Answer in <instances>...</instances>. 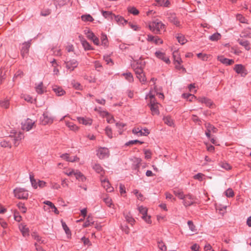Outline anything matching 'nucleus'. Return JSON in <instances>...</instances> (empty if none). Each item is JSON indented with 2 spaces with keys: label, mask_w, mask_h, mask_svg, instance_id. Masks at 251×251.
I'll list each match as a JSON object with an SVG mask.
<instances>
[{
  "label": "nucleus",
  "mask_w": 251,
  "mask_h": 251,
  "mask_svg": "<svg viewBox=\"0 0 251 251\" xmlns=\"http://www.w3.org/2000/svg\"><path fill=\"white\" fill-rule=\"evenodd\" d=\"M148 97L150 99V101L148 105L151 112V114L153 116L158 115L160 113L159 110V105L160 104L156 101L154 96L151 93V91L150 92L149 94L146 96V99H147Z\"/></svg>",
  "instance_id": "f257e3e1"
},
{
  "label": "nucleus",
  "mask_w": 251,
  "mask_h": 251,
  "mask_svg": "<svg viewBox=\"0 0 251 251\" xmlns=\"http://www.w3.org/2000/svg\"><path fill=\"white\" fill-rule=\"evenodd\" d=\"M149 28L154 33L158 34L160 33L162 29H164L165 25L161 22L156 20L149 25Z\"/></svg>",
  "instance_id": "f03ea898"
},
{
  "label": "nucleus",
  "mask_w": 251,
  "mask_h": 251,
  "mask_svg": "<svg viewBox=\"0 0 251 251\" xmlns=\"http://www.w3.org/2000/svg\"><path fill=\"white\" fill-rule=\"evenodd\" d=\"M14 196L19 199H27L28 193L24 188H16L13 191Z\"/></svg>",
  "instance_id": "7ed1b4c3"
},
{
  "label": "nucleus",
  "mask_w": 251,
  "mask_h": 251,
  "mask_svg": "<svg viewBox=\"0 0 251 251\" xmlns=\"http://www.w3.org/2000/svg\"><path fill=\"white\" fill-rule=\"evenodd\" d=\"M196 198L191 194H187L183 200V204L185 207L191 206L196 203Z\"/></svg>",
  "instance_id": "20e7f679"
},
{
  "label": "nucleus",
  "mask_w": 251,
  "mask_h": 251,
  "mask_svg": "<svg viewBox=\"0 0 251 251\" xmlns=\"http://www.w3.org/2000/svg\"><path fill=\"white\" fill-rule=\"evenodd\" d=\"M53 119L49 115L48 112L44 113L40 118V123L43 125H50L52 123Z\"/></svg>",
  "instance_id": "39448f33"
},
{
  "label": "nucleus",
  "mask_w": 251,
  "mask_h": 251,
  "mask_svg": "<svg viewBox=\"0 0 251 251\" xmlns=\"http://www.w3.org/2000/svg\"><path fill=\"white\" fill-rule=\"evenodd\" d=\"M66 68L70 71H73L78 65V62L75 59H71L65 62Z\"/></svg>",
  "instance_id": "423d86ee"
},
{
  "label": "nucleus",
  "mask_w": 251,
  "mask_h": 251,
  "mask_svg": "<svg viewBox=\"0 0 251 251\" xmlns=\"http://www.w3.org/2000/svg\"><path fill=\"white\" fill-rule=\"evenodd\" d=\"M97 155L100 159H104L109 156V150L106 148H100L97 151Z\"/></svg>",
  "instance_id": "0eeeda50"
},
{
  "label": "nucleus",
  "mask_w": 251,
  "mask_h": 251,
  "mask_svg": "<svg viewBox=\"0 0 251 251\" xmlns=\"http://www.w3.org/2000/svg\"><path fill=\"white\" fill-rule=\"evenodd\" d=\"M35 122L30 119H26L24 123L22 124V128L23 130L26 131L30 130L34 125Z\"/></svg>",
  "instance_id": "6e6552de"
},
{
  "label": "nucleus",
  "mask_w": 251,
  "mask_h": 251,
  "mask_svg": "<svg viewBox=\"0 0 251 251\" xmlns=\"http://www.w3.org/2000/svg\"><path fill=\"white\" fill-rule=\"evenodd\" d=\"M166 18L168 21L177 26L179 25V22L178 20L176 14L173 13H167Z\"/></svg>",
  "instance_id": "1a4fd4ad"
},
{
  "label": "nucleus",
  "mask_w": 251,
  "mask_h": 251,
  "mask_svg": "<svg viewBox=\"0 0 251 251\" xmlns=\"http://www.w3.org/2000/svg\"><path fill=\"white\" fill-rule=\"evenodd\" d=\"M31 40L28 41L26 42H25L23 44V46L22 47L21 50V53L23 57L26 55L28 53L29 48H30L31 45Z\"/></svg>",
  "instance_id": "9d476101"
},
{
  "label": "nucleus",
  "mask_w": 251,
  "mask_h": 251,
  "mask_svg": "<svg viewBox=\"0 0 251 251\" xmlns=\"http://www.w3.org/2000/svg\"><path fill=\"white\" fill-rule=\"evenodd\" d=\"M147 40L149 42L154 43L156 45L161 44L163 43V41L158 36H153L151 35H148Z\"/></svg>",
  "instance_id": "9b49d317"
},
{
  "label": "nucleus",
  "mask_w": 251,
  "mask_h": 251,
  "mask_svg": "<svg viewBox=\"0 0 251 251\" xmlns=\"http://www.w3.org/2000/svg\"><path fill=\"white\" fill-rule=\"evenodd\" d=\"M101 185L108 192H111L114 190L113 187L111 186L109 181L106 179L101 180Z\"/></svg>",
  "instance_id": "f8f14e48"
},
{
  "label": "nucleus",
  "mask_w": 251,
  "mask_h": 251,
  "mask_svg": "<svg viewBox=\"0 0 251 251\" xmlns=\"http://www.w3.org/2000/svg\"><path fill=\"white\" fill-rule=\"evenodd\" d=\"M145 65V62L142 60L134 61L132 64L133 69H143Z\"/></svg>",
  "instance_id": "ddd939ff"
},
{
  "label": "nucleus",
  "mask_w": 251,
  "mask_h": 251,
  "mask_svg": "<svg viewBox=\"0 0 251 251\" xmlns=\"http://www.w3.org/2000/svg\"><path fill=\"white\" fill-rule=\"evenodd\" d=\"M24 135L21 132H18L15 134L14 137H11V139L13 142L15 146H17L19 144V141L24 138Z\"/></svg>",
  "instance_id": "4468645a"
},
{
  "label": "nucleus",
  "mask_w": 251,
  "mask_h": 251,
  "mask_svg": "<svg viewBox=\"0 0 251 251\" xmlns=\"http://www.w3.org/2000/svg\"><path fill=\"white\" fill-rule=\"evenodd\" d=\"M155 54L157 58L162 60L166 63L169 64L170 63L169 57L166 56L164 53L157 51L155 52Z\"/></svg>",
  "instance_id": "2eb2a0df"
},
{
  "label": "nucleus",
  "mask_w": 251,
  "mask_h": 251,
  "mask_svg": "<svg viewBox=\"0 0 251 251\" xmlns=\"http://www.w3.org/2000/svg\"><path fill=\"white\" fill-rule=\"evenodd\" d=\"M79 38H80L81 43L85 50H93L90 44L85 39L81 37L80 36H79Z\"/></svg>",
  "instance_id": "dca6fc26"
},
{
  "label": "nucleus",
  "mask_w": 251,
  "mask_h": 251,
  "mask_svg": "<svg viewBox=\"0 0 251 251\" xmlns=\"http://www.w3.org/2000/svg\"><path fill=\"white\" fill-rule=\"evenodd\" d=\"M19 229L24 236L29 235V228L27 227L26 225L21 224L19 226Z\"/></svg>",
  "instance_id": "f3484780"
},
{
  "label": "nucleus",
  "mask_w": 251,
  "mask_h": 251,
  "mask_svg": "<svg viewBox=\"0 0 251 251\" xmlns=\"http://www.w3.org/2000/svg\"><path fill=\"white\" fill-rule=\"evenodd\" d=\"M173 56L174 58V64H178V65H181L182 62V59L180 57L179 53L177 51H174L173 53Z\"/></svg>",
  "instance_id": "a211bd4d"
},
{
  "label": "nucleus",
  "mask_w": 251,
  "mask_h": 251,
  "mask_svg": "<svg viewBox=\"0 0 251 251\" xmlns=\"http://www.w3.org/2000/svg\"><path fill=\"white\" fill-rule=\"evenodd\" d=\"M52 90L58 96H63L65 93V91L61 87L56 85L52 87Z\"/></svg>",
  "instance_id": "6ab92c4d"
},
{
  "label": "nucleus",
  "mask_w": 251,
  "mask_h": 251,
  "mask_svg": "<svg viewBox=\"0 0 251 251\" xmlns=\"http://www.w3.org/2000/svg\"><path fill=\"white\" fill-rule=\"evenodd\" d=\"M234 70L236 73L241 74L245 73L246 69L243 65L242 64H236L235 65Z\"/></svg>",
  "instance_id": "aec40b11"
},
{
  "label": "nucleus",
  "mask_w": 251,
  "mask_h": 251,
  "mask_svg": "<svg viewBox=\"0 0 251 251\" xmlns=\"http://www.w3.org/2000/svg\"><path fill=\"white\" fill-rule=\"evenodd\" d=\"M77 120L79 123L84 125H91L92 124V120L90 118L79 117Z\"/></svg>",
  "instance_id": "412c9836"
},
{
  "label": "nucleus",
  "mask_w": 251,
  "mask_h": 251,
  "mask_svg": "<svg viewBox=\"0 0 251 251\" xmlns=\"http://www.w3.org/2000/svg\"><path fill=\"white\" fill-rule=\"evenodd\" d=\"M113 20H115L116 22L119 25H124L127 23V21L125 20L123 17L119 15L113 16Z\"/></svg>",
  "instance_id": "4be33fe9"
},
{
  "label": "nucleus",
  "mask_w": 251,
  "mask_h": 251,
  "mask_svg": "<svg viewBox=\"0 0 251 251\" xmlns=\"http://www.w3.org/2000/svg\"><path fill=\"white\" fill-rule=\"evenodd\" d=\"M92 168L97 173L99 174H100L102 175L104 173V170L102 167L100 166V164L95 163L94 164L92 165Z\"/></svg>",
  "instance_id": "5701e85b"
},
{
  "label": "nucleus",
  "mask_w": 251,
  "mask_h": 251,
  "mask_svg": "<svg viewBox=\"0 0 251 251\" xmlns=\"http://www.w3.org/2000/svg\"><path fill=\"white\" fill-rule=\"evenodd\" d=\"M176 37L177 39L178 42L181 45H184L187 42V40L185 39L184 35L181 33H177L176 35Z\"/></svg>",
  "instance_id": "b1692460"
},
{
  "label": "nucleus",
  "mask_w": 251,
  "mask_h": 251,
  "mask_svg": "<svg viewBox=\"0 0 251 251\" xmlns=\"http://www.w3.org/2000/svg\"><path fill=\"white\" fill-rule=\"evenodd\" d=\"M164 123L170 126H173L174 125L173 120L170 116H167L164 117L163 119Z\"/></svg>",
  "instance_id": "393cba45"
},
{
  "label": "nucleus",
  "mask_w": 251,
  "mask_h": 251,
  "mask_svg": "<svg viewBox=\"0 0 251 251\" xmlns=\"http://www.w3.org/2000/svg\"><path fill=\"white\" fill-rule=\"evenodd\" d=\"M238 42L239 43L240 45L241 46L244 47L245 49L247 50H250V43L247 40H244L242 39H238Z\"/></svg>",
  "instance_id": "a878e982"
},
{
  "label": "nucleus",
  "mask_w": 251,
  "mask_h": 251,
  "mask_svg": "<svg viewBox=\"0 0 251 251\" xmlns=\"http://www.w3.org/2000/svg\"><path fill=\"white\" fill-rule=\"evenodd\" d=\"M31 236L32 238L36 240L40 244H45V240L42 239V238L40 237V236L36 232H33L31 234Z\"/></svg>",
  "instance_id": "bb28decb"
},
{
  "label": "nucleus",
  "mask_w": 251,
  "mask_h": 251,
  "mask_svg": "<svg viewBox=\"0 0 251 251\" xmlns=\"http://www.w3.org/2000/svg\"><path fill=\"white\" fill-rule=\"evenodd\" d=\"M174 194L180 200H183L186 195H184L183 191L180 190H174Z\"/></svg>",
  "instance_id": "cd10ccee"
},
{
  "label": "nucleus",
  "mask_w": 251,
  "mask_h": 251,
  "mask_svg": "<svg viewBox=\"0 0 251 251\" xmlns=\"http://www.w3.org/2000/svg\"><path fill=\"white\" fill-rule=\"evenodd\" d=\"M234 62V61L233 59H229L221 56V63H222L224 64H225L226 65H230L233 64Z\"/></svg>",
  "instance_id": "c85d7f7f"
},
{
  "label": "nucleus",
  "mask_w": 251,
  "mask_h": 251,
  "mask_svg": "<svg viewBox=\"0 0 251 251\" xmlns=\"http://www.w3.org/2000/svg\"><path fill=\"white\" fill-rule=\"evenodd\" d=\"M74 176H75L76 179L79 180L84 181L86 179V178L83 176V175L78 171H76V172H75Z\"/></svg>",
  "instance_id": "c756f323"
},
{
  "label": "nucleus",
  "mask_w": 251,
  "mask_h": 251,
  "mask_svg": "<svg viewBox=\"0 0 251 251\" xmlns=\"http://www.w3.org/2000/svg\"><path fill=\"white\" fill-rule=\"evenodd\" d=\"M198 101L201 103H205L207 106L210 107L212 105L211 100L204 97L199 98Z\"/></svg>",
  "instance_id": "7c9ffc66"
},
{
  "label": "nucleus",
  "mask_w": 251,
  "mask_h": 251,
  "mask_svg": "<svg viewBox=\"0 0 251 251\" xmlns=\"http://www.w3.org/2000/svg\"><path fill=\"white\" fill-rule=\"evenodd\" d=\"M158 5L165 7H168L170 2L168 0H156Z\"/></svg>",
  "instance_id": "2f4dec72"
},
{
  "label": "nucleus",
  "mask_w": 251,
  "mask_h": 251,
  "mask_svg": "<svg viewBox=\"0 0 251 251\" xmlns=\"http://www.w3.org/2000/svg\"><path fill=\"white\" fill-rule=\"evenodd\" d=\"M125 218L126 221L131 225L132 226L134 224L135 220L132 218L130 213L125 215Z\"/></svg>",
  "instance_id": "473e14b6"
},
{
  "label": "nucleus",
  "mask_w": 251,
  "mask_h": 251,
  "mask_svg": "<svg viewBox=\"0 0 251 251\" xmlns=\"http://www.w3.org/2000/svg\"><path fill=\"white\" fill-rule=\"evenodd\" d=\"M94 221L93 220V218L92 216L89 215L86 221L84 223L83 225L84 227H88L91 225H93Z\"/></svg>",
  "instance_id": "72a5a7b5"
},
{
  "label": "nucleus",
  "mask_w": 251,
  "mask_h": 251,
  "mask_svg": "<svg viewBox=\"0 0 251 251\" xmlns=\"http://www.w3.org/2000/svg\"><path fill=\"white\" fill-rule=\"evenodd\" d=\"M44 203L45 204L49 205L51 209H53V211L55 214H59V211L57 210L55 205L51 201H44Z\"/></svg>",
  "instance_id": "f704fd0d"
},
{
  "label": "nucleus",
  "mask_w": 251,
  "mask_h": 251,
  "mask_svg": "<svg viewBox=\"0 0 251 251\" xmlns=\"http://www.w3.org/2000/svg\"><path fill=\"white\" fill-rule=\"evenodd\" d=\"M9 100L5 99L4 100H0V106L1 107L7 109L9 106Z\"/></svg>",
  "instance_id": "c9c22d12"
},
{
  "label": "nucleus",
  "mask_w": 251,
  "mask_h": 251,
  "mask_svg": "<svg viewBox=\"0 0 251 251\" xmlns=\"http://www.w3.org/2000/svg\"><path fill=\"white\" fill-rule=\"evenodd\" d=\"M205 126L207 129V130L210 131L211 133H215L218 130L216 128L214 127L212 125H210L209 123H206L205 124Z\"/></svg>",
  "instance_id": "e433bc0d"
},
{
  "label": "nucleus",
  "mask_w": 251,
  "mask_h": 251,
  "mask_svg": "<svg viewBox=\"0 0 251 251\" xmlns=\"http://www.w3.org/2000/svg\"><path fill=\"white\" fill-rule=\"evenodd\" d=\"M101 44L104 46L108 45V39L106 34L102 33L100 37Z\"/></svg>",
  "instance_id": "4c0bfd02"
},
{
  "label": "nucleus",
  "mask_w": 251,
  "mask_h": 251,
  "mask_svg": "<svg viewBox=\"0 0 251 251\" xmlns=\"http://www.w3.org/2000/svg\"><path fill=\"white\" fill-rule=\"evenodd\" d=\"M29 178L31 184L32 186L34 188H37V183L36 182V180L34 179V176L32 174H29Z\"/></svg>",
  "instance_id": "58836bf2"
},
{
  "label": "nucleus",
  "mask_w": 251,
  "mask_h": 251,
  "mask_svg": "<svg viewBox=\"0 0 251 251\" xmlns=\"http://www.w3.org/2000/svg\"><path fill=\"white\" fill-rule=\"evenodd\" d=\"M81 19L84 22H93L94 21L93 18L89 14L82 15Z\"/></svg>",
  "instance_id": "ea45409f"
},
{
  "label": "nucleus",
  "mask_w": 251,
  "mask_h": 251,
  "mask_svg": "<svg viewBox=\"0 0 251 251\" xmlns=\"http://www.w3.org/2000/svg\"><path fill=\"white\" fill-rule=\"evenodd\" d=\"M66 126L72 130L76 131L78 130V127L72 122L66 123Z\"/></svg>",
  "instance_id": "a19ab883"
},
{
  "label": "nucleus",
  "mask_w": 251,
  "mask_h": 251,
  "mask_svg": "<svg viewBox=\"0 0 251 251\" xmlns=\"http://www.w3.org/2000/svg\"><path fill=\"white\" fill-rule=\"evenodd\" d=\"M102 15L105 18H110L111 20H113V16H115V14H113L110 11H102Z\"/></svg>",
  "instance_id": "79ce46f5"
},
{
  "label": "nucleus",
  "mask_w": 251,
  "mask_h": 251,
  "mask_svg": "<svg viewBox=\"0 0 251 251\" xmlns=\"http://www.w3.org/2000/svg\"><path fill=\"white\" fill-rule=\"evenodd\" d=\"M224 194L228 198H232L234 196V193L231 188H228L225 191Z\"/></svg>",
  "instance_id": "37998d69"
},
{
  "label": "nucleus",
  "mask_w": 251,
  "mask_h": 251,
  "mask_svg": "<svg viewBox=\"0 0 251 251\" xmlns=\"http://www.w3.org/2000/svg\"><path fill=\"white\" fill-rule=\"evenodd\" d=\"M116 126L118 128L120 134H122L124 131L123 128L126 126V124L123 123H117Z\"/></svg>",
  "instance_id": "c03bdc74"
},
{
  "label": "nucleus",
  "mask_w": 251,
  "mask_h": 251,
  "mask_svg": "<svg viewBox=\"0 0 251 251\" xmlns=\"http://www.w3.org/2000/svg\"><path fill=\"white\" fill-rule=\"evenodd\" d=\"M123 75L125 76L126 79L129 82H131L133 81V77L132 74L130 72L124 73Z\"/></svg>",
  "instance_id": "a18cd8bd"
},
{
  "label": "nucleus",
  "mask_w": 251,
  "mask_h": 251,
  "mask_svg": "<svg viewBox=\"0 0 251 251\" xmlns=\"http://www.w3.org/2000/svg\"><path fill=\"white\" fill-rule=\"evenodd\" d=\"M43 85V82H41L35 88L37 93L39 94H42L44 93Z\"/></svg>",
  "instance_id": "49530a36"
},
{
  "label": "nucleus",
  "mask_w": 251,
  "mask_h": 251,
  "mask_svg": "<svg viewBox=\"0 0 251 251\" xmlns=\"http://www.w3.org/2000/svg\"><path fill=\"white\" fill-rule=\"evenodd\" d=\"M220 38V33L216 32L210 36L209 39L212 41H217Z\"/></svg>",
  "instance_id": "de8ad7c7"
},
{
  "label": "nucleus",
  "mask_w": 251,
  "mask_h": 251,
  "mask_svg": "<svg viewBox=\"0 0 251 251\" xmlns=\"http://www.w3.org/2000/svg\"><path fill=\"white\" fill-rule=\"evenodd\" d=\"M237 20H238L240 23L245 24L247 23V19L241 14H237L236 15Z\"/></svg>",
  "instance_id": "09e8293b"
},
{
  "label": "nucleus",
  "mask_w": 251,
  "mask_h": 251,
  "mask_svg": "<svg viewBox=\"0 0 251 251\" xmlns=\"http://www.w3.org/2000/svg\"><path fill=\"white\" fill-rule=\"evenodd\" d=\"M84 32L89 39L91 40L95 36L94 33L89 29L85 30Z\"/></svg>",
  "instance_id": "8fccbe9b"
},
{
  "label": "nucleus",
  "mask_w": 251,
  "mask_h": 251,
  "mask_svg": "<svg viewBox=\"0 0 251 251\" xmlns=\"http://www.w3.org/2000/svg\"><path fill=\"white\" fill-rule=\"evenodd\" d=\"M61 224L63 227V228L65 230L66 233L67 235L71 234V231L69 228V227L67 226V225L66 224L65 222H64L63 220L61 221Z\"/></svg>",
  "instance_id": "3c124183"
},
{
  "label": "nucleus",
  "mask_w": 251,
  "mask_h": 251,
  "mask_svg": "<svg viewBox=\"0 0 251 251\" xmlns=\"http://www.w3.org/2000/svg\"><path fill=\"white\" fill-rule=\"evenodd\" d=\"M0 145L2 147H9L11 148V143L9 142V141H6V140H2L0 142Z\"/></svg>",
  "instance_id": "603ef678"
},
{
  "label": "nucleus",
  "mask_w": 251,
  "mask_h": 251,
  "mask_svg": "<svg viewBox=\"0 0 251 251\" xmlns=\"http://www.w3.org/2000/svg\"><path fill=\"white\" fill-rule=\"evenodd\" d=\"M105 131V134L109 138H112L113 137L112 129L109 126L106 127Z\"/></svg>",
  "instance_id": "864d4df0"
},
{
  "label": "nucleus",
  "mask_w": 251,
  "mask_h": 251,
  "mask_svg": "<svg viewBox=\"0 0 251 251\" xmlns=\"http://www.w3.org/2000/svg\"><path fill=\"white\" fill-rule=\"evenodd\" d=\"M128 11L129 13L132 14L134 15H137L139 14V11L135 7H129Z\"/></svg>",
  "instance_id": "5fc2aeb1"
},
{
  "label": "nucleus",
  "mask_w": 251,
  "mask_h": 251,
  "mask_svg": "<svg viewBox=\"0 0 251 251\" xmlns=\"http://www.w3.org/2000/svg\"><path fill=\"white\" fill-rule=\"evenodd\" d=\"M158 246L160 250H161L162 251H167V247L162 241H161L158 242Z\"/></svg>",
  "instance_id": "6e6d98bb"
},
{
  "label": "nucleus",
  "mask_w": 251,
  "mask_h": 251,
  "mask_svg": "<svg viewBox=\"0 0 251 251\" xmlns=\"http://www.w3.org/2000/svg\"><path fill=\"white\" fill-rule=\"evenodd\" d=\"M17 206L21 211L24 213H25L26 211V208L24 204L22 202H19L17 204Z\"/></svg>",
  "instance_id": "4d7b16f0"
},
{
  "label": "nucleus",
  "mask_w": 251,
  "mask_h": 251,
  "mask_svg": "<svg viewBox=\"0 0 251 251\" xmlns=\"http://www.w3.org/2000/svg\"><path fill=\"white\" fill-rule=\"evenodd\" d=\"M139 212L142 214V216L147 215V209L143 206L138 207Z\"/></svg>",
  "instance_id": "13d9d810"
},
{
  "label": "nucleus",
  "mask_w": 251,
  "mask_h": 251,
  "mask_svg": "<svg viewBox=\"0 0 251 251\" xmlns=\"http://www.w3.org/2000/svg\"><path fill=\"white\" fill-rule=\"evenodd\" d=\"M136 77L139 79V81L142 83H144L146 81V78L143 73L142 74H140L139 75H137Z\"/></svg>",
  "instance_id": "bf43d9fd"
},
{
  "label": "nucleus",
  "mask_w": 251,
  "mask_h": 251,
  "mask_svg": "<svg viewBox=\"0 0 251 251\" xmlns=\"http://www.w3.org/2000/svg\"><path fill=\"white\" fill-rule=\"evenodd\" d=\"M188 226L189 227V229L193 232H195L196 231V228L195 225L193 224V223L192 221H188L187 222Z\"/></svg>",
  "instance_id": "052dcab7"
},
{
  "label": "nucleus",
  "mask_w": 251,
  "mask_h": 251,
  "mask_svg": "<svg viewBox=\"0 0 251 251\" xmlns=\"http://www.w3.org/2000/svg\"><path fill=\"white\" fill-rule=\"evenodd\" d=\"M136 143H139L140 144H142L143 143V142L140 141L138 140H131V141H129L126 142L125 144V145L126 146H128L133 145V144H136Z\"/></svg>",
  "instance_id": "680f3d73"
},
{
  "label": "nucleus",
  "mask_w": 251,
  "mask_h": 251,
  "mask_svg": "<svg viewBox=\"0 0 251 251\" xmlns=\"http://www.w3.org/2000/svg\"><path fill=\"white\" fill-rule=\"evenodd\" d=\"M221 167L224 169L226 170H229L231 169V166L226 162H223L221 164Z\"/></svg>",
  "instance_id": "e2e57ef3"
},
{
  "label": "nucleus",
  "mask_w": 251,
  "mask_h": 251,
  "mask_svg": "<svg viewBox=\"0 0 251 251\" xmlns=\"http://www.w3.org/2000/svg\"><path fill=\"white\" fill-rule=\"evenodd\" d=\"M103 201L108 207H110L111 205L112 204V200L109 197H106L104 198Z\"/></svg>",
  "instance_id": "0e129e2a"
},
{
  "label": "nucleus",
  "mask_w": 251,
  "mask_h": 251,
  "mask_svg": "<svg viewBox=\"0 0 251 251\" xmlns=\"http://www.w3.org/2000/svg\"><path fill=\"white\" fill-rule=\"evenodd\" d=\"M95 67L96 69L99 72H100L102 68L101 63L99 61H96L95 62Z\"/></svg>",
  "instance_id": "69168bd1"
},
{
  "label": "nucleus",
  "mask_w": 251,
  "mask_h": 251,
  "mask_svg": "<svg viewBox=\"0 0 251 251\" xmlns=\"http://www.w3.org/2000/svg\"><path fill=\"white\" fill-rule=\"evenodd\" d=\"M51 13V10L50 9H47L45 10H43L41 12V15L43 16H47L49 15Z\"/></svg>",
  "instance_id": "338daca9"
},
{
  "label": "nucleus",
  "mask_w": 251,
  "mask_h": 251,
  "mask_svg": "<svg viewBox=\"0 0 251 251\" xmlns=\"http://www.w3.org/2000/svg\"><path fill=\"white\" fill-rule=\"evenodd\" d=\"M72 85L73 87L77 90L81 89V86L79 83L77 82H75V81H73L72 82Z\"/></svg>",
  "instance_id": "774afa93"
}]
</instances>
